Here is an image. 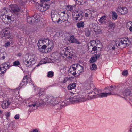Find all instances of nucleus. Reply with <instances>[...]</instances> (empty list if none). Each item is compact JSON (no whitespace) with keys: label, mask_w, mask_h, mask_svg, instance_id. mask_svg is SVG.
Masks as SVG:
<instances>
[{"label":"nucleus","mask_w":132,"mask_h":132,"mask_svg":"<svg viewBox=\"0 0 132 132\" xmlns=\"http://www.w3.org/2000/svg\"><path fill=\"white\" fill-rule=\"evenodd\" d=\"M130 43L131 41L128 37L123 38L120 39L116 42V46L122 49L126 46H128Z\"/></svg>","instance_id":"1"},{"label":"nucleus","mask_w":132,"mask_h":132,"mask_svg":"<svg viewBox=\"0 0 132 132\" xmlns=\"http://www.w3.org/2000/svg\"><path fill=\"white\" fill-rule=\"evenodd\" d=\"M31 56L26 55L23 57V62L24 64L28 67H31L36 62V61L34 58H31Z\"/></svg>","instance_id":"2"},{"label":"nucleus","mask_w":132,"mask_h":132,"mask_svg":"<svg viewBox=\"0 0 132 132\" xmlns=\"http://www.w3.org/2000/svg\"><path fill=\"white\" fill-rule=\"evenodd\" d=\"M46 102L45 99H44L43 101L41 100L40 101L37 99H35L29 103L28 105L30 107L32 106L35 107V106L36 107H38L41 105L44 106L45 105Z\"/></svg>","instance_id":"3"},{"label":"nucleus","mask_w":132,"mask_h":132,"mask_svg":"<svg viewBox=\"0 0 132 132\" xmlns=\"http://www.w3.org/2000/svg\"><path fill=\"white\" fill-rule=\"evenodd\" d=\"M95 89L94 90L96 92H92V93L93 94V95H90L91 97H92V96L93 97V96H96V97H107L108 95H113L114 94H113L112 93L110 92V93H99V90H98L96 88H95Z\"/></svg>","instance_id":"4"},{"label":"nucleus","mask_w":132,"mask_h":132,"mask_svg":"<svg viewBox=\"0 0 132 132\" xmlns=\"http://www.w3.org/2000/svg\"><path fill=\"white\" fill-rule=\"evenodd\" d=\"M87 98V97H84V96H83V95H82L81 97H79V96H78L71 97L70 98V100L71 102L78 103L79 102H84L86 101Z\"/></svg>","instance_id":"5"},{"label":"nucleus","mask_w":132,"mask_h":132,"mask_svg":"<svg viewBox=\"0 0 132 132\" xmlns=\"http://www.w3.org/2000/svg\"><path fill=\"white\" fill-rule=\"evenodd\" d=\"M60 15L56 12L52 11L51 12V17L52 21L54 23H59L60 22L61 19Z\"/></svg>","instance_id":"6"},{"label":"nucleus","mask_w":132,"mask_h":132,"mask_svg":"<svg viewBox=\"0 0 132 132\" xmlns=\"http://www.w3.org/2000/svg\"><path fill=\"white\" fill-rule=\"evenodd\" d=\"M72 69L76 71L77 74L80 75L84 72V69L83 66H81L79 64H74L72 65Z\"/></svg>","instance_id":"7"},{"label":"nucleus","mask_w":132,"mask_h":132,"mask_svg":"<svg viewBox=\"0 0 132 132\" xmlns=\"http://www.w3.org/2000/svg\"><path fill=\"white\" fill-rule=\"evenodd\" d=\"M9 28L6 27L1 30V37L2 38L5 37V39L9 38L10 37V34L9 31Z\"/></svg>","instance_id":"8"},{"label":"nucleus","mask_w":132,"mask_h":132,"mask_svg":"<svg viewBox=\"0 0 132 132\" xmlns=\"http://www.w3.org/2000/svg\"><path fill=\"white\" fill-rule=\"evenodd\" d=\"M116 11L118 14L124 15L127 13L128 10L126 7H121L120 6H118L117 8Z\"/></svg>","instance_id":"9"},{"label":"nucleus","mask_w":132,"mask_h":132,"mask_svg":"<svg viewBox=\"0 0 132 132\" xmlns=\"http://www.w3.org/2000/svg\"><path fill=\"white\" fill-rule=\"evenodd\" d=\"M38 19L37 18L36 16L34 15L32 17L28 16L27 18V22L29 24H33L38 22Z\"/></svg>","instance_id":"10"},{"label":"nucleus","mask_w":132,"mask_h":132,"mask_svg":"<svg viewBox=\"0 0 132 132\" xmlns=\"http://www.w3.org/2000/svg\"><path fill=\"white\" fill-rule=\"evenodd\" d=\"M45 100L46 102L51 105H53L54 106L57 103L56 102V99L52 96H50L48 98H46Z\"/></svg>","instance_id":"11"},{"label":"nucleus","mask_w":132,"mask_h":132,"mask_svg":"<svg viewBox=\"0 0 132 132\" xmlns=\"http://www.w3.org/2000/svg\"><path fill=\"white\" fill-rule=\"evenodd\" d=\"M9 7H10L12 11L14 13L17 14L21 10V8L15 4L10 5Z\"/></svg>","instance_id":"12"},{"label":"nucleus","mask_w":132,"mask_h":132,"mask_svg":"<svg viewBox=\"0 0 132 132\" xmlns=\"http://www.w3.org/2000/svg\"><path fill=\"white\" fill-rule=\"evenodd\" d=\"M29 80L31 81V79L28 77L27 75H26L24 77L23 79L20 83V86L22 87L23 86L26 85Z\"/></svg>","instance_id":"13"},{"label":"nucleus","mask_w":132,"mask_h":132,"mask_svg":"<svg viewBox=\"0 0 132 132\" xmlns=\"http://www.w3.org/2000/svg\"><path fill=\"white\" fill-rule=\"evenodd\" d=\"M92 79L91 78H89L87 79L86 81V84H87V86H88V87H87V89H91L92 88L93 90H95L96 88L93 86V84L92 83Z\"/></svg>","instance_id":"14"},{"label":"nucleus","mask_w":132,"mask_h":132,"mask_svg":"<svg viewBox=\"0 0 132 132\" xmlns=\"http://www.w3.org/2000/svg\"><path fill=\"white\" fill-rule=\"evenodd\" d=\"M8 12L5 10L1 11L0 12V17L3 21L6 19V15H8Z\"/></svg>","instance_id":"15"},{"label":"nucleus","mask_w":132,"mask_h":132,"mask_svg":"<svg viewBox=\"0 0 132 132\" xmlns=\"http://www.w3.org/2000/svg\"><path fill=\"white\" fill-rule=\"evenodd\" d=\"M39 8H40L41 11H46L50 7V5L48 4L43 3L40 4L39 6Z\"/></svg>","instance_id":"16"},{"label":"nucleus","mask_w":132,"mask_h":132,"mask_svg":"<svg viewBox=\"0 0 132 132\" xmlns=\"http://www.w3.org/2000/svg\"><path fill=\"white\" fill-rule=\"evenodd\" d=\"M94 90V92H93V91L91 92H90L89 93H88L87 94V95H86L85 93H83V96H84V97H86L88 98L87 99H86V101L89 99H92L94 98H97L96 97V96H93V97L92 96L91 97L90 95H93V94L92 93V92H96V91H95Z\"/></svg>","instance_id":"17"},{"label":"nucleus","mask_w":132,"mask_h":132,"mask_svg":"<svg viewBox=\"0 0 132 132\" xmlns=\"http://www.w3.org/2000/svg\"><path fill=\"white\" fill-rule=\"evenodd\" d=\"M123 94L125 97L128 96H132L131 91L129 89H126L123 93Z\"/></svg>","instance_id":"18"},{"label":"nucleus","mask_w":132,"mask_h":132,"mask_svg":"<svg viewBox=\"0 0 132 132\" xmlns=\"http://www.w3.org/2000/svg\"><path fill=\"white\" fill-rule=\"evenodd\" d=\"M83 16L81 13L79 14V13L78 14H77L76 15V16L75 17H73V19L74 21H77L78 20L79 21L81 20Z\"/></svg>","instance_id":"19"},{"label":"nucleus","mask_w":132,"mask_h":132,"mask_svg":"<svg viewBox=\"0 0 132 132\" xmlns=\"http://www.w3.org/2000/svg\"><path fill=\"white\" fill-rule=\"evenodd\" d=\"M10 104V103L7 101H4L2 103V107L3 109L7 108L8 106Z\"/></svg>","instance_id":"20"},{"label":"nucleus","mask_w":132,"mask_h":132,"mask_svg":"<svg viewBox=\"0 0 132 132\" xmlns=\"http://www.w3.org/2000/svg\"><path fill=\"white\" fill-rule=\"evenodd\" d=\"M76 86V84L75 83H72V84L69 85L68 87V88L69 90H72L73 89V90H75V88Z\"/></svg>","instance_id":"21"},{"label":"nucleus","mask_w":132,"mask_h":132,"mask_svg":"<svg viewBox=\"0 0 132 132\" xmlns=\"http://www.w3.org/2000/svg\"><path fill=\"white\" fill-rule=\"evenodd\" d=\"M75 6V5H68L66 8V9L68 11H73V8Z\"/></svg>","instance_id":"22"},{"label":"nucleus","mask_w":132,"mask_h":132,"mask_svg":"<svg viewBox=\"0 0 132 132\" xmlns=\"http://www.w3.org/2000/svg\"><path fill=\"white\" fill-rule=\"evenodd\" d=\"M109 27L111 29H113L115 27V24L111 21L109 22Z\"/></svg>","instance_id":"23"},{"label":"nucleus","mask_w":132,"mask_h":132,"mask_svg":"<svg viewBox=\"0 0 132 132\" xmlns=\"http://www.w3.org/2000/svg\"><path fill=\"white\" fill-rule=\"evenodd\" d=\"M3 65H4V66L2 67V68L5 69H6L5 67H7V69H8L9 67H10V63L9 62H6L3 64Z\"/></svg>","instance_id":"24"},{"label":"nucleus","mask_w":132,"mask_h":132,"mask_svg":"<svg viewBox=\"0 0 132 132\" xmlns=\"http://www.w3.org/2000/svg\"><path fill=\"white\" fill-rule=\"evenodd\" d=\"M106 18V16L104 15L102 16L100 18L99 21L101 23H103L105 21Z\"/></svg>","instance_id":"25"},{"label":"nucleus","mask_w":132,"mask_h":132,"mask_svg":"<svg viewBox=\"0 0 132 132\" xmlns=\"http://www.w3.org/2000/svg\"><path fill=\"white\" fill-rule=\"evenodd\" d=\"M84 23L83 22L81 21L77 23L76 25L78 28H80L84 27Z\"/></svg>","instance_id":"26"},{"label":"nucleus","mask_w":132,"mask_h":132,"mask_svg":"<svg viewBox=\"0 0 132 132\" xmlns=\"http://www.w3.org/2000/svg\"><path fill=\"white\" fill-rule=\"evenodd\" d=\"M85 34L86 36H89L90 34V31L88 28H86L85 30Z\"/></svg>","instance_id":"27"},{"label":"nucleus","mask_w":132,"mask_h":132,"mask_svg":"<svg viewBox=\"0 0 132 132\" xmlns=\"http://www.w3.org/2000/svg\"><path fill=\"white\" fill-rule=\"evenodd\" d=\"M112 18L114 20L116 19L118 16L117 13L116 12L113 11L112 12Z\"/></svg>","instance_id":"28"},{"label":"nucleus","mask_w":132,"mask_h":132,"mask_svg":"<svg viewBox=\"0 0 132 132\" xmlns=\"http://www.w3.org/2000/svg\"><path fill=\"white\" fill-rule=\"evenodd\" d=\"M97 41H98L97 40H93L91 41L90 43V45L92 46H93L95 45V44L96 45L97 43L96 42Z\"/></svg>","instance_id":"29"},{"label":"nucleus","mask_w":132,"mask_h":132,"mask_svg":"<svg viewBox=\"0 0 132 132\" xmlns=\"http://www.w3.org/2000/svg\"><path fill=\"white\" fill-rule=\"evenodd\" d=\"M43 42H43V44H44L46 45H47L50 43L49 42V39L47 38L44 39L43 40Z\"/></svg>","instance_id":"30"},{"label":"nucleus","mask_w":132,"mask_h":132,"mask_svg":"<svg viewBox=\"0 0 132 132\" xmlns=\"http://www.w3.org/2000/svg\"><path fill=\"white\" fill-rule=\"evenodd\" d=\"M73 69L72 66H71L70 68L69 69V71H70V73L72 74L73 75H75L76 74H77L76 71L75 70L72 71V70Z\"/></svg>","instance_id":"31"},{"label":"nucleus","mask_w":132,"mask_h":132,"mask_svg":"<svg viewBox=\"0 0 132 132\" xmlns=\"http://www.w3.org/2000/svg\"><path fill=\"white\" fill-rule=\"evenodd\" d=\"M47 47L49 51H51L53 48L52 44L50 43L47 45Z\"/></svg>","instance_id":"32"},{"label":"nucleus","mask_w":132,"mask_h":132,"mask_svg":"<svg viewBox=\"0 0 132 132\" xmlns=\"http://www.w3.org/2000/svg\"><path fill=\"white\" fill-rule=\"evenodd\" d=\"M54 72L52 71H50L48 72L47 74V76L49 78L52 77L54 76Z\"/></svg>","instance_id":"33"},{"label":"nucleus","mask_w":132,"mask_h":132,"mask_svg":"<svg viewBox=\"0 0 132 132\" xmlns=\"http://www.w3.org/2000/svg\"><path fill=\"white\" fill-rule=\"evenodd\" d=\"M13 65L15 66H17L20 65V63L18 60L16 61L13 63Z\"/></svg>","instance_id":"34"},{"label":"nucleus","mask_w":132,"mask_h":132,"mask_svg":"<svg viewBox=\"0 0 132 132\" xmlns=\"http://www.w3.org/2000/svg\"><path fill=\"white\" fill-rule=\"evenodd\" d=\"M97 59L94 57H91L90 60V63H93L95 62L97 60Z\"/></svg>","instance_id":"35"},{"label":"nucleus","mask_w":132,"mask_h":132,"mask_svg":"<svg viewBox=\"0 0 132 132\" xmlns=\"http://www.w3.org/2000/svg\"><path fill=\"white\" fill-rule=\"evenodd\" d=\"M97 47L96 46H92V50L90 51L91 53L92 54L94 53L95 51H96Z\"/></svg>","instance_id":"36"},{"label":"nucleus","mask_w":132,"mask_h":132,"mask_svg":"<svg viewBox=\"0 0 132 132\" xmlns=\"http://www.w3.org/2000/svg\"><path fill=\"white\" fill-rule=\"evenodd\" d=\"M43 40H40L37 43V45L39 47H40L41 46H42L43 45Z\"/></svg>","instance_id":"37"},{"label":"nucleus","mask_w":132,"mask_h":132,"mask_svg":"<svg viewBox=\"0 0 132 132\" xmlns=\"http://www.w3.org/2000/svg\"><path fill=\"white\" fill-rule=\"evenodd\" d=\"M90 68L92 70H94L97 69V67L96 64H93L92 65V66L90 67Z\"/></svg>","instance_id":"38"},{"label":"nucleus","mask_w":132,"mask_h":132,"mask_svg":"<svg viewBox=\"0 0 132 132\" xmlns=\"http://www.w3.org/2000/svg\"><path fill=\"white\" fill-rule=\"evenodd\" d=\"M70 38L69 39V41L71 42V43H72V41H73L75 39L74 38V36L73 35H72L71 36H70Z\"/></svg>","instance_id":"39"},{"label":"nucleus","mask_w":132,"mask_h":132,"mask_svg":"<svg viewBox=\"0 0 132 132\" xmlns=\"http://www.w3.org/2000/svg\"><path fill=\"white\" fill-rule=\"evenodd\" d=\"M12 14H10L8 13V15H6L7 17V19L8 20H10V21H11V16H12Z\"/></svg>","instance_id":"40"},{"label":"nucleus","mask_w":132,"mask_h":132,"mask_svg":"<svg viewBox=\"0 0 132 132\" xmlns=\"http://www.w3.org/2000/svg\"><path fill=\"white\" fill-rule=\"evenodd\" d=\"M72 43H75L78 44H80L81 43L80 42L76 39H75L74 40L72 41Z\"/></svg>","instance_id":"41"},{"label":"nucleus","mask_w":132,"mask_h":132,"mask_svg":"<svg viewBox=\"0 0 132 132\" xmlns=\"http://www.w3.org/2000/svg\"><path fill=\"white\" fill-rule=\"evenodd\" d=\"M65 26H67L70 25L71 24V23L70 22L68 21V19H67V20L65 21Z\"/></svg>","instance_id":"42"},{"label":"nucleus","mask_w":132,"mask_h":132,"mask_svg":"<svg viewBox=\"0 0 132 132\" xmlns=\"http://www.w3.org/2000/svg\"><path fill=\"white\" fill-rule=\"evenodd\" d=\"M26 2H25V0H21L19 2V3L21 5H24Z\"/></svg>","instance_id":"43"},{"label":"nucleus","mask_w":132,"mask_h":132,"mask_svg":"<svg viewBox=\"0 0 132 132\" xmlns=\"http://www.w3.org/2000/svg\"><path fill=\"white\" fill-rule=\"evenodd\" d=\"M71 77L70 78V77L68 78L67 77V78H66V79H65L64 80L63 82L65 83L66 82L67 80H68L69 81L71 80Z\"/></svg>","instance_id":"44"},{"label":"nucleus","mask_w":132,"mask_h":132,"mask_svg":"<svg viewBox=\"0 0 132 132\" xmlns=\"http://www.w3.org/2000/svg\"><path fill=\"white\" fill-rule=\"evenodd\" d=\"M7 70V69H5L3 71H1V72L0 73V74L1 75H3L6 72V70Z\"/></svg>","instance_id":"45"},{"label":"nucleus","mask_w":132,"mask_h":132,"mask_svg":"<svg viewBox=\"0 0 132 132\" xmlns=\"http://www.w3.org/2000/svg\"><path fill=\"white\" fill-rule=\"evenodd\" d=\"M4 10H5L6 11H7V12H9V13H11V11H10V10L9 9H7L6 8V7H4L3 9L1 11H3Z\"/></svg>","instance_id":"46"},{"label":"nucleus","mask_w":132,"mask_h":132,"mask_svg":"<svg viewBox=\"0 0 132 132\" xmlns=\"http://www.w3.org/2000/svg\"><path fill=\"white\" fill-rule=\"evenodd\" d=\"M70 52H69L68 51H66L64 53V55L66 56L68 55L69 54L70 55Z\"/></svg>","instance_id":"47"},{"label":"nucleus","mask_w":132,"mask_h":132,"mask_svg":"<svg viewBox=\"0 0 132 132\" xmlns=\"http://www.w3.org/2000/svg\"><path fill=\"white\" fill-rule=\"evenodd\" d=\"M122 75L124 76H127L128 74V72L127 70L124 71L122 72Z\"/></svg>","instance_id":"48"},{"label":"nucleus","mask_w":132,"mask_h":132,"mask_svg":"<svg viewBox=\"0 0 132 132\" xmlns=\"http://www.w3.org/2000/svg\"><path fill=\"white\" fill-rule=\"evenodd\" d=\"M5 115L6 117V119H7L8 117L10 116V112H8L6 113Z\"/></svg>","instance_id":"49"},{"label":"nucleus","mask_w":132,"mask_h":132,"mask_svg":"<svg viewBox=\"0 0 132 132\" xmlns=\"http://www.w3.org/2000/svg\"><path fill=\"white\" fill-rule=\"evenodd\" d=\"M46 47H47V45L43 44V45L42 46L41 48L42 49H45L46 48Z\"/></svg>","instance_id":"50"},{"label":"nucleus","mask_w":132,"mask_h":132,"mask_svg":"<svg viewBox=\"0 0 132 132\" xmlns=\"http://www.w3.org/2000/svg\"><path fill=\"white\" fill-rule=\"evenodd\" d=\"M10 45V43L9 42H7L5 44V47H7L8 46H9Z\"/></svg>","instance_id":"51"},{"label":"nucleus","mask_w":132,"mask_h":132,"mask_svg":"<svg viewBox=\"0 0 132 132\" xmlns=\"http://www.w3.org/2000/svg\"><path fill=\"white\" fill-rule=\"evenodd\" d=\"M100 57V55L96 53L95 55V57H94L97 60Z\"/></svg>","instance_id":"52"},{"label":"nucleus","mask_w":132,"mask_h":132,"mask_svg":"<svg viewBox=\"0 0 132 132\" xmlns=\"http://www.w3.org/2000/svg\"><path fill=\"white\" fill-rule=\"evenodd\" d=\"M19 118V114L16 115L14 117V118L15 119H18Z\"/></svg>","instance_id":"53"},{"label":"nucleus","mask_w":132,"mask_h":132,"mask_svg":"<svg viewBox=\"0 0 132 132\" xmlns=\"http://www.w3.org/2000/svg\"><path fill=\"white\" fill-rule=\"evenodd\" d=\"M92 13L91 14L90 13L89 14V17H90V19H93V18H94V16L92 15Z\"/></svg>","instance_id":"54"},{"label":"nucleus","mask_w":132,"mask_h":132,"mask_svg":"<svg viewBox=\"0 0 132 132\" xmlns=\"http://www.w3.org/2000/svg\"><path fill=\"white\" fill-rule=\"evenodd\" d=\"M92 46L91 45L90 46H89L88 47V50L89 52H90L92 51L91 49L92 48Z\"/></svg>","instance_id":"55"},{"label":"nucleus","mask_w":132,"mask_h":132,"mask_svg":"<svg viewBox=\"0 0 132 132\" xmlns=\"http://www.w3.org/2000/svg\"><path fill=\"white\" fill-rule=\"evenodd\" d=\"M44 94V92L43 91L42 92H40L38 93V94L37 95H38L39 96H40V94L42 95L43 94Z\"/></svg>","instance_id":"56"},{"label":"nucleus","mask_w":132,"mask_h":132,"mask_svg":"<svg viewBox=\"0 0 132 132\" xmlns=\"http://www.w3.org/2000/svg\"><path fill=\"white\" fill-rule=\"evenodd\" d=\"M68 55H69V56H68V57H69L70 58V59H72V56H73V54L72 55V53L70 54V55H69V54Z\"/></svg>","instance_id":"57"},{"label":"nucleus","mask_w":132,"mask_h":132,"mask_svg":"<svg viewBox=\"0 0 132 132\" xmlns=\"http://www.w3.org/2000/svg\"><path fill=\"white\" fill-rule=\"evenodd\" d=\"M29 83H31V84H31V85H32V86L33 87V88L34 89V90L35 89V88L34 86V85L32 83H31V82H30V81H29Z\"/></svg>","instance_id":"58"},{"label":"nucleus","mask_w":132,"mask_h":132,"mask_svg":"<svg viewBox=\"0 0 132 132\" xmlns=\"http://www.w3.org/2000/svg\"><path fill=\"white\" fill-rule=\"evenodd\" d=\"M66 20L64 19H63L62 20H61V21L60 22L61 23L62 22H64Z\"/></svg>","instance_id":"59"},{"label":"nucleus","mask_w":132,"mask_h":132,"mask_svg":"<svg viewBox=\"0 0 132 132\" xmlns=\"http://www.w3.org/2000/svg\"><path fill=\"white\" fill-rule=\"evenodd\" d=\"M31 132H38V130L36 129H34Z\"/></svg>","instance_id":"60"},{"label":"nucleus","mask_w":132,"mask_h":132,"mask_svg":"<svg viewBox=\"0 0 132 132\" xmlns=\"http://www.w3.org/2000/svg\"><path fill=\"white\" fill-rule=\"evenodd\" d=\"M21 54L20 53H19L17 54V56L19 57H20L21 56Z\"/></svg>","instance_id":"61"},{"label":"nucleus","mask_w":132,"mask_h":132,"mask_svg":"<svg viewBox=\"0 0 132 132\" xmlns=\"http://www.w3.org/2000/svg\"><path fill=\"white\" fill-rule=\"evenodd\" d=\"M129 30L131 31L132 32V26H131L129 28Z\"/></svg>","instance_id":"62"},{"label":"nucleus","mask_w":132,"mask_h":132,"mask_svg":"<svg viewBox=\"0 0 132 132\" xmlns=\"http://www.w3.org/2000/svg\"><path fill=\"white\" fill-rule=\"evenodd\" d=\"M84 15L85 16L87 17L89 16V14L87 13H85Z\"/></svg>","instance_id":"63"},{"label":"nucleus","mask_w":132,"mask_h":132,"mask_svg":"<svg viewBox=\"0 0 132 132\" xmlns=\"http://www.w3.org/2000/svg\"><path fill=\"white\" fill-rule=\"evenodd\" d=\"M60 35V33H56V34L55 36L56 35L57 36H59Z\"/></svg>","instance_id":"64"}]
</instances>
